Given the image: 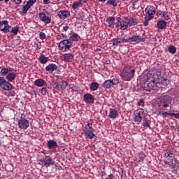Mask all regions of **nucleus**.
I'll return each mask as SVG.
<instances>
[{
    "label": "nucleus",
    "instance_id": "f704fd0d",
    "mask_svg": "<svg viewBox=\"0 0 179 179\" xmlns=\"http://www.w3.org/2000/svg\"><path fill=\"white\" fill-rule=\"evenodd\" d=\"M83 6V4L80 2H75L72 4V8L73 9H78V8H82Z\"/></svg>",
    "mask_w": 179,
    "mask_h": 179
},
{
    "label": "nucleus",
    "instance_id": "ea45409f",
    "mask_svg": "<svg viewBox=\"0 0 179 179\" xmlns=\"http://www.w3.org/2000/svg\"><path fill=\"white\" fill-rule=\"evenodd\" d=\"M29 9H30V6H29L28 4L26 3V5H24L22 7V13L23 15H26V13H27V11L29 10Z\"/></svg>",
    "mask_w": 179,
    "mask_h": 179
},
{
    "label": "nucleus",
    "instance_id": "423d86ee",
    "mask_svg": "<svg viewBox=\"0 0 179 179\" xmlns=\"http://www.w3.org/2000/svg\"><path fill=\"white\" fill-rule=\"evenodd\" d=\"M72 41H69V39H64L59 43V50L62 51V52H66V51H69L72 47Z\"/></svg>",
    "mask_w": 179,
    "mask_h": 179
},
{
    "label": "nucleus",
    "instance_id": "2f4dec72",
    "mask_svg": "<svg viewBox=\"0 0 179 179\" xmlns=\"http://www.w3.org/2000/svg\"><path fill=\"white\" fill-rule=\"evenodd\" d=\"M70 39L71 40V41H74V43H76V41L80 40V36H79L76 33H74L71 35Z\"/></svg>",
    "mask_w": 179,
    "mask_h": 179
},
{
    "label": "nucleus",
    "instance_id": "e2e57ef3",
    "mask_svg": "<svg viewBox=\"0 0 179 179\" xmlns=\"http://www.w3.org/2000/svg\"><path fill=\"white\" fill-rule=\"evenodd\" d=\"M56 78H59V76H56Z\"/></svg>",
    "mask_w": 179,
    "mask_h": 179
},
{
    "label": "nucleus",
    "instance_id": "6ab92c4d",
    "mask_svg": "<svg viewBox=\"0 0 179 179\" xmlns=\"http://www.w3.org/2000/svg\"><path fill=\"white\" fill-rule=\"evenodd\" d=\"M84 101L88 104L94 103V97L91 94H85L84 95Z\"/></svg>",
    "mask_w": 179,
    "mask_h": 179
},
{
    "label": "nucleus",
    "instance_id": "20e7f679",
    "mask_svg": "<svg viewBox=\"0 0 179 179\" xmlns=\"http://www.w3.org/2000/svg\"><path fill=\"white\" fill-rule=\"evenodd\" d=\"M83 131L87 139H93V138L96 136V134H94V129H93V125L92 124V123L87 122V124H85Z\"/></svg>",
    "mask_w": 179,
    "mask_h": 179
},
{
    "label": "nucleus",
    "instance_id": "5fc2aeb1",
    "mask_svg": "<svg viewBox=\"0 0 179 179\" xmlns=\"http://www.w3.org/2000/svg\"><path fill=\"white\" fill-rule=\"evenodd\" d=\"M79 1V2H80L81 3H82V2L83 3H86V2H87V1H89V0H78Z\"/></svg>",
    "mask_w": 179,
    "mask_h": 179
},
{
    "label": "nucleus",
    "instance_id": "a18cd8bd",
    "mask_svg": "<svg viewBox=\"0 0 179 179\" xmlns=\"http://www.w3.org/2000/svg\"><path fill=\"white\" fill-rule=\"evenodd\" d=\"M138 157H139V159H141L138 162H141V161H143V159L146 157V155H145L143 152H141L138 153Z\"/></svg>",
    "mask_w": 179,
    "mask_h": 179
},
{
    "label": "nucleus",
    "instance_id": "bb28decb",
    "mask_svg": "<svg viewBox=\"0 0 179 179\" xmlns=\"http://www.w3.org/2000/svg\"><path fill=\"white\" fill-rule=\"evenodd\" d=\"M47 146L49 149H56L58 148V143L54 140H50L47 142Z\"/></svg>",
    "mask_w": 179,
    "mask_h": 179
},
{
    "label": "nucleus",
    "instance_id": "680f3d73",
    "mask_svg": "<svg viewBox=\"0 0 179 179\" xmlns=\"http://www.w3.org/2000/svg\"><path fill=\"white\" fill-rule=\"evenodd\" d=\"M165 82H166V85H168L169 81H167L166 80H165Z\"/></svg>",
    "mask_w": 179,
    "mask_h": 179
},
{
    "label": "nucleus",
    "instance_id": "8fccbe9b",
    "mask_svg": "<svg viewBox=\"0 0 179 179\" xmlns=\"http://www.w3.org/2000/svg\"><path fill=\"white\" fill-rule=\"evenodd\" d=\"M63 30H64V31H68V30H69V26L68 25L64 26Z\"/></svg>",
    "mask_w": 179,
    "mask_h": 179
},
{
    "label": "nucleus",
    "instance_id": "37998d69",
    "mask_svg": "<svg viewBox=\"0 0 179 179\" xmlns=\"http://www.w3.org/2000/svg\"><path fill=\"white\" fill-rule=\"evenodd\" d=\"M153 17H145V21L143 22L144 26H148L149 24V21L152 20Z\"/></svg>",
    "mask_w": 179,
    "mask_h": 179
},
{
    "label": "nucleus",
    "instance_id": "4be33fe9",
    "mask_svg": "<svg viewBox=\"0 0 179 179\" xmlns=\"http://www.w3.org/2000/svg\"><path fill=\"white\" fill-rule=\"evenodd\" d=\"M58 69V66L55 64H50L45 67V71L49 73H52L54 71H57Z\"/></svg>",
    "mask_w": 179,
    "mask_h": 179
},
{
    "label": "nucleus",
    "instance_id": "473e14b6",
    "mask_svg": "<svg viewBox=\"0 0 179 179\" xmlns=\"http://www.w3.org/2000/svg\"><path fill=\"white\" fill-rule=\"evenodd\" d=\"M120 0H108L107 4L108 5H112V6H117L119 4Z\"/></svg>",
    "mask_w": 179,
    "mask_h": 179
},
{
    "label": "nucleus",
    "instance_id": "6e6d98bb",
    "mask_svg": "<svg viewBox=\"0 0 179 179\" xmlns=\"http://www.w3.org/2000/svg\"><path fill=\"white\" fill-rule=\"evenodd\" d=\"M175 118H177L178 120H179V113H175Z\"/></svg>",
    "mask_w": 179,
    "mask_h": 179
},
{
    "label": "nucleus",
    "instance_id": "1a4fd4ad",
    "mask_svg": "<svg viewBox=\"0 0 179 179\" xmlns=\"http://www.w3.org/2000/svg\"><path fill=\"white\" fill-rule=\"evenodd\" d=\"M18 127L20 129L26 130L30 127V122H29L27 119L23 117V115H22L18 120Z\"/></svg>",
    "mask_w": 179,
    "mask_h": 179
},
{
    "label": "nucleus",
    "instance_id": "864d4df0",
    "mask_svg": "<svg viewBox=\"0 0 179 179\" xmlns=\"http://www.w3.org/2000/svg\"><path fill=\"white\" fill-rule=\"evenodd\" d=\"M168 115H169L170 117H174V118L176 117V113H168Z\"/></svg>",
    "mask_w": 179,
    "mask_h": 179
},
{
    "label": "nucleus",
    "instance_id": "f03ea898",
    "mask_svg": "<svg viewBox=\"0 0 179 179\" xmlns=\"http://www.w3.org/2000/svg\"><path fill=\"white\" fill-rule=\"evenodd\" d=\"M171 101V97L168 95H162L157 99L156 104L159 110H164V108H169Z\"/></svg>",
    "mask_w": 179,
    "mask_h": 179
},
{
    "label": "nucleus",
    "instance_id": "412c9836",
    "mask_svg": "<svg viewBox=\"0 0 179 179\" xmlns=\"http://www.w3.org/2000/svg\"><path fill=\"white\" fill-rule=\"evenodd\" d=\"M70 15H71V13H69V11L68 10H62V11H59L58 13L59 17H60V19H62V20H65V19H67V17H69Z\"/></svg>",
    "mask_w": 179,
    "mask_h": 179
},
{
    "label": "nucleus",
    "instance_id": "b1692460",
    "mask_svg": "<svg viewBox=\"0 0 179 179\" xmlns=\"http://www.w3.org/2000/svg\"><path fill=\"white\" fill-rule=\"evenodd\" d=\"M38 61L42 64H45L47 62H50V57H45V55L41 54L38 58Z\"/></svg>",
    "mask_w": 179,
    "mask_h": 179
},
{
    "label": "nucleus",
    "instance_id": "0e129e2a",
    "mask_svg": "<svg viewBox=\"0 0 179 179\" xmlns=\"http://www.w3.org/2000/svg\"><path fill=\"white\" fill-rule=\"evenodd\" d=\"M123 1H125V0H123Z\"/></svg>",
    "mask_w": 179,
    "mask_h": 179
},
{
    "label": "nucleus",
    "instance_id": "6e6552de",
    "mask_svg": "<svg viewBox=\"0 0 179 179\" xmlns=\"http://www.w3.org/2000/svg\"><path fill=\"white\" fill-rule=\"evenodd\" d=\"M0 87L3 89V90H12L13 85L10 84L5 78L0 76Z\"/></svg>",
    "mask_w": 179,
    "mask_h": 179
},
{
    "label": "nucleus",
    "instance_id": "79ce46f5",
    "mask_svg": "<svg viewBox=\"0 0 179 179\" xmlns=\"http://www.w3.org/2000/svg\"><path fill=\"white\" fill-rule=\"evenodd\" d=\"M41 93L43 94V96H45L48 94V90H47V87H43L41 88Z\"/></svg>",
    "mask_w": 179,
    "mask_h": 179
},
{
    "label": "nucleus",
    "instance_id": "e433bc0d",
    "mask_svg": "<svg viewBox=\"0 0 179 179\" xmlns=\"http://www.w3.org/2000/svg\"><path fill=\"white\" fill-rule=\"evenodd\" d=\"M143 127H145V128H149L150 129H151V127H150V122L149 120H148V118H145L144 119V122L143 123Z\"/></svg>",
    "mask_w": 179,
    "mask_h": 179
},
{
    "label": "nucleus",
    "instance_id": "603ef678",
    "mask_svg": "<svg viewBox=\"0 0 179 179\" xmlns=\"http://www.w3.org/2000/svg\"><path fill=\"white\" fill-rule=\"evenodd\" d=\"M44 5H48L50 3V0H43Z\"/></svg>",
    "mask_w": 179,
    "mask_h": 179
},
{
    "label": "nucleus",
    "instance_id": "7ed1b4c3",
    "mask_svg": "<svg viewBox=\"0 0 179 179\" xmlns=\"http://www.w3.org/2000/svg\"><path fill=\"white\" fill-rule=\"evenodd\" d=\"M144 90L150 92L151 90H157V82L155 80V78L151 77L147 79L146 82L144 83L143 86Z\"/></svg>",
    "mask_w": 179,
    "mask_h": 179
},
{
    "label": "nucleus",
    "instance_id": "dca6fc26",
    "mask_svg": "<svg viewBox=\"0 0 179 179\" xmlns=\"http://www.w3.org/2000/svg\"><path fill=\"white\" fill-rule=\"evenodd\" d=\"M112 45L115 47L118 46L119 44H122L123 43H127V39L122 38V37H117L116 38H113L111 41Z\"/></svg>",
    "mask_w": 179,
    "mask_h": 179
},
{
    "label": "nucleus",
    "instance_id": "cd10ccee",
    "mask_svg": "<svg viewBox=\"0 0 179 179\" xmlns=\"http://www.w3.org/2000/svg\"><path fill=\"white\" fill-rule=\"evenodd\" d=\"M164 156L167 159H173V157H174V153L173 152V150L166 149L164 151Z\"/></svg>",
    "mask_w": 179,
    "mask_h": 179
},
{
    "label": "nucleus",
    "instance_id": "3c124183",
    "mask_svg": "<svg viewBox=\"0 0 179 179\" xmlns=\"http://www.w3.org/2000/svg\"><path fill=\"white\" fill-rule=\"evenodd\" d=\"M106 179H114V175H113V174L109 175V176L106 178Z\"/></svg>",
    "mask_w": 179,
    "mask_h": 179
},
{
    "label": "nucleus",
    "instance_id": "a19ab883",
    "mask_svg": "<svg viewBox=\"0 0 179 179\" xmlns=\"http://www.w3.org/2000/svg\"><path fill=\"white\" fill-rule=\"evenodd\" d=\"M161 15L165 20H169V19H170V15H169V13L167 11H163Z\"/></svg>",
    "mask_w": 179,
    "mask_h": 179
},
{
    "label": "nucleus",
    "instance_id": "a211bd4d",
    "mask_svg": "<svg viewBox=\"0 0 179 179\" xmlns=\"http://www.w3.org/2000/svg\"><path fill=\"white\" fill-rule=\"evenodd\" d=\"M75 58V55L72 53H65L63 55V61L64 62H72Z\"/></svg>",
    "mask_w": 179,
    "mask_h": 179
},
{
    "label": "nucleus",
    "instance_id": "aec40b11",
    "mask_svg": "<svg viewBox=\"0 0 179 179\" xmlns=\"http://www.w3.org/2000/svg\"><path fill=\"white\" fill-rule=\"evenodd\" d=\"M66 86H68V83L63 80L55 86V89L59 92H61V90H65L66 89Z\"/></svg>",
    "mask_w": 179,
    "mask_h": 179
},
{
    "label": "nucleus",
    "instance_id": "9d476101",
    "mask_svg": "<svg viewBox=\"0 0 179 179\" xmlns=\"http://www.w3.org/2000/svg\"><path fill=\"white\" fill-rule=\"evenodd\" d=\"M116 20L115 26L117 29H120V30H127L128 29L129 25L126 20H123L120 17H117Z\"/></svg>",
    "mask_w": 179,
    "mask_h": 179
},
{
    "label": "nucleus",
    "instance_id": "4d7b16f0",
    "mask_svg": "<svg viewBox=\"0 0 179 179\" xmlns=\"http://www.w3.org/2000/svg\"><path fill=\"white\" fill-rule=\"evenodd\" d=\"M168 114H169V113H167V112H163L162 113V115H168Z\"/></svg>",
    "mask_w": 179,
    "mask_h": 179
},
{
    "label": "nucleus",
    "instance_id": "09e8293b",
    "mask_svg": "<svg viewBox=\"0 0 179 179\" xmlns=\"http://www.w3.org/2000/svg\"><path fill=\"white\" fill-rule=\"evenodd\" d=\"M11 1L15 2V3H16L17 5H20V3L23 2V0H11Z\"/></svg>",
    "mask_w": 179,
    "mask_h": 179
},
{
    "label": "nucleus",
    "instance_id": "0eeeda50",
    "mask_svg": "<svg viewBox=\"0 0 179 179\" xmlns=\"http://www.w3.org/2000/svg\"><path fill=\"white\" fill-rule=\"evenodd\" d=\"M166 167H169L171 170L172 173H177L179 169V162L177 159H172L171 162L167 161L164 162Z\"/></svg>",
    "mask_w": 179,
    "mask_h": 179
},
{
    "label": "nucleus",
    "instance_id": "5701e85b",
    "mask_svg": "<svg viewBox=\"0 0 179 179\" xmlns=\"http://www.w3.org/2000/svg\"><path fill=\"white\" fill-rule=\"evenodd\" d=\"M43 160L45 166H49L55 164V162L50 156H45Z\"/></svg>",
    "mask_w": 179,
    "mask_h": 179
},
{
    "label": "nucleus",
    "instance_id": "c85d7f7f",
    "mask_svg": "<svg viewBox=\"0 0 179 179\" xmlns=\"http://www.w3.org/2000/svg\"><path fill=\"white\" fill-rule=\"evenodd\" d=\"M12 69L11 68H6V67H3L1 68V71H0V73L1 75V76H7V75L9 73V72H12Z\"/></svg>",
    "mask_w": 179,
    "mask_h": 179
},
{
    "label": "nucleus",
    "instance_id": "c03bdc74",
    "mask_svg": "<svg viewBox=\"0 0 179 179\" xmlns=\"http://www.w3.org/2000/svg\"><path fill=\"white\" fill-rule=\"evenodd\" d=\"M36 2H37V0H29L28 1H27V5L31 8V6L34 5Z\"/></svg>",
    "mask_w": 179,
    "mask_h": 179
},
{
    "label": "nucleus",
    "instance_id": "39448f33",
    "mask_svg": "<svg viewBox=\"0 0 179 179\" xmlns=\"http://www.w3.org/2000/svg\"><path fill=\"white\" fill-rule=\"evenodd\" d=\"M134 121L136 124H141L142 119L148 115V111L145 110L143 108L138 109L134 112Z\"/></svg>",
    "mask_w": 179,
    "mask_h": 179
},
{
    "label": "nucleus",
    "instance_id": "7c9ffc66",
    "mask_svg": "<svg viewBox=\"0 0 179 179\" xmlns=\"http://www.w3.org/2000/svg\"><path fill=\"white\" fill-rule=\"evenodd\" d=\"M117 115H118V111L115 109H110L109 113V118H113V120L117 118Z\"/></svg>",
    "mask_w": 179,
    "mask_h": 179
},
{
    "label": "nucleus",
    "instance_id": "de8ad7c7",
    "mask_svg": "<svg viewBox=\"0 0 179 179\" xmlns=\"http://www.w3.org/2000/svg\"><path fill=\"white\" fill-rule=\"evenodd\" d=\"M143 104H145V101L143 99H140L138 103V106H141L143 107Z\"/></svg>",
    "mask_w": 179,
    "mask_h": 179
},
{
    "label": "nucleus",
    "instance_id": "58836bf2",
    "mask_svg": "<svg viewBox=\"0 0 179 179\" xmlns=\"http://www.w3.org/2000/svg\"><path fill=\"white\" fill-rule=\"evenodd\" d=\"M168 50L171 54H176V52H177V48L174 45L169 46Z\"/></svg>",
    "mask_w": 179,
    "mask_h": 179
},
{
    "label": "nucleus",
    "instance_id": "2eb2a0df",
    "mask_svg": "<svg viewBox=\"0 0 179 179\" xmlns=\"http://www.w3.org/2000/svg\"><path fill=\"white\" fill-rule=\"evenodd\" d=\"M39 19L41 20V22L45 23V24H50V23H51V17L47 16L44 12L39 13Z\"/></svg>",
    "mask_w": 179,
    "mask_h": 179
},
{
    "label": "nucleus",
    "instance_id": "ddd939ff",
    "mask_svg": "<svg viewBox=\"0 0 179 179\" xmlns=\"http://www.w3.org/2000/svg\"><path fill=\"white\" fill-rule=\"evenodd\" d=\"M10 26H9V22L8 20L0 22V30L3 33H9L10 31Z\"/></svg>",
    "mask_w": 179,
    "mask_h": 179
},
{
    "label": "nucleus",
    "instance_id": "4468645a",
    "mask_svg": "<svg viewBox=\"0 0 179 179\" xmlns=\"http://www.w3.org/2000/svg\"><path fill=\"white\" fill-rule=\"evenodd\" d=\"M145 13L147 17H152L156 14V8L153 6H148L145 8Z\"/></svg>",
    "mask_w": 179,
    "mask_h": 179
},
{
    "label": "nucleus",
    "instance_id": "bf43d9fd",
    "mask_svg": "<svg viewBox=\"0 0 179 179\" xmlns=\"http://www.w3.org/2000/svg\"><path fill=\"white\" fill-rule=\"evenodd\" d=\"M107 0H99V2H106Z\"/></svg>",
    "mask_w": 179,
    "mask_h": 179
},
{
    "label": "nucleus",
    "instance_id": "f8f14e48",
    "mask_svg": "<svg viewBox=\"0 0 179 179\" xmlns=\"http://www.w3.org/2000/svg\"><path fill=\"white\" fill-rule=\"evenodd\" d=\"M118 83H120V80L117 78H113L112 80H106L104 81L102 86L104 89H110L113 85H117Z\"/></svg>",
    "mask_w": 179,
    "mask_h": 179
},
{
    "label": "nucleus",
    "instance_id": "c9c22d12",
    "mask_svg": "<svg viewBox=\"0 0 179 179\" xmlns=\"http://www.w3.org/2000/svg\"><path fill=\"white\" fill-rule=\"evenodd\" d=\"M10 33L13 34V36H17V33H19V27H13L11 30H10Z\"/></svg>",
    "mask_w": 179,
    "mask_h": 179
},
{
    "label": "nucleus",
    "instance_id": "9b49d317",
    "mask_svg": "<svg viewBox=\"0 0 179 179\" xmlns=\"http://www.w3.org/2000/svg\"><path fill=\"white\" fill-rule=\"evenodd\" d=\"M145 41V38L139 35H134L131 37L126 38V43H143Z\"/></svg>",
    "mask_w": 179,
    "mask_h": 179
},
{
    "label": "nucleus",
    "instance_id": "49530a36",
    "mask_svg": "<svg viewBox=\"0 0 179 179\" xmlns=\"http://www.w3.org/2000/svg\"><path fill=\"white\" fill-rule=\"evenodd\" d=\"M39 37L41 40H45V37H46L45 34L44 32H41L39 34Z\"/></svg>",
    "mask_w": 179,
    "mask_h": 179
},
{
    "label": "nucleus",
    "instance_id": "f257e3e1",
    "mask_svg": "<svg viewBox=\"0 0 179 179\" xmlns=\"http://www.w3.org/2000/svg\"><path fill=\"white\" fill-rule=\"evenodd\" d=\"M120 76L123 80L129 82L135 76V67L132 66L124 67L121 72Z\"/></svg>",
    "mask_w": 179,
    "mask_h": 179
},
{
    "label": "nucleus",
    "instance_id": "13d9d810",
    "mask_svg": "<svg viewBox=\"0 0 179 179\" xmlns=\"http://www.w3.org/2000/svg\"><path fill=\"white\" fill-rule=\"evenodd\" d=\"M3 0H0V2H2ZM4 2L6 3H8V2H9V0H4Z\"/></svg>",
    "mask_w": 179,
    "mask_h": 179
},
{
    "label": "nucleus",
    "instance_id": "f3484780",
    "mask_svg": "<svg viewBox=\"0 0 179 179\" xmlns=\"http://www.w3.org/2000/svg\"><path fill=\"white\" fill-rule=\"evenodd\" d=\"M124 20L127 22V24L129 26H136L138 24V20L135 17H124Z\"/></svg>",
    "mask_w": 179,
    "mask_h": 179
},
{
    "label": "nucleus",
    "instance_id": "4c0bfd02",
    "mask_svg": "<svg viewBox=\"0 0 179 179\" xmlns=\"http://www.w3.org/2000/svg\"><path fill=\"white\" fill-rule=\"evenodd\" d=\"M115 18L114 17H109L106 19V22H108L109 26H113Z\"/></svg>",
    "mask_w": 179,
    "mask_h": 179
},
{
    "label": "nucleus",
    "instance_id": "393cba45",
    "mask_svg": "<svg viewBox=\"0 0 179 179\" xmlns=\"http://www.w3.org/2000/svg\"><path fill=\"white\" fill-rule=\"evenodd\" d=\"M6 80L9 82H13L15 79H16V73L9 71V73L7 74V76H6Z\"/></svg>",
    "mask_w": 179,
    "mask_h": 179
},
{
    "label": "nucleus",
    "instance_id": "a878e982",
    "mask_svg": "<svg viewBox=\"0 0 179 179\" xmlns=\"http://www.w3.org/2000/svg\"><path fill=\"white\" fill-rule=\"evenodd\" d=\"M34 84L38 87H43V86H45L47 82L41 78H38L34 81Z\"/></svg>",
    "mask_w": 179,
    "mask_h": 179
},
{
    "label": "nucleus",
    "instance_id": "72a5a7b5",
    "mask_svg": "<svg viewBox=\"0 0 179 179\" xmlns=\"http://www.w3.org/2000/svg\"><path fill=\"white\" fill-rule=\"evenodd\" d=\"M90 89H91V90H92V92H96V90H97V89H99V83H97L96 82L92 83L90 85Z\"/></svg>",
    "mask_w": 179,
    "mask_h": 179
},
{
    "label": "nucleus",
    "instance_id": "c756f323",
    "mask_svg": "<svg viewBox=\"0 0 179 179\" xmlns=\"http://www.w3.org/2000/svg\"><path fill=\"white\" fill-rule=\"evenodd\" d=\"M157 26L159 30H163L166 26H167V22L166 21L162 20L157 22Z\"/></svg>",
    "mask_w": 179,
    "mask_h": 179
},
{
    "label": "nucleus",
    "instance_id": "052dcab7",
    "mask_svg": "<svg viewBox=\"0 0 179 179\" xmlns=\"http://www.w3.org/2000/svg\"><path fill=\"white\" fill-rule=\"evenodd\" d=\"M3 110L0 108V113H2Z\"/></svg>",
    "mask_w": 179,
    "mask_h": 179
}]
</instances>
